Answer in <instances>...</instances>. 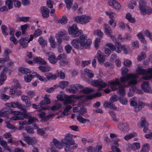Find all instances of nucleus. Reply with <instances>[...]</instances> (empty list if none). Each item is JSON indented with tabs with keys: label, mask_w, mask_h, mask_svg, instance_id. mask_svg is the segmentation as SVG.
<instances>
[{
	"label": "nucleus",
	"mask_w": 152,
	"mask_h": 152,
	"mask_svg": "<svg viewBox=\"0 0 152 152\" xmlns=\"http://www.w3.org/2000/svg\"><path fill=\"white\" fill-rule=\"evenodd\" d=\"M146 75L142 77L145 80L152 79V68L147 70L141 69L138 67L136 70V73L132 74L129 73L125 76H123L120 78V80L116 78L108 82V85L113 91L117 90L121 86L120 82L124 84V87H128L131 85L136 84L137 83L136 78L138 77V75Z\"/></svg>",
	"instance_id": "nucleus-1"
},
{
	"label": "nucleus",
	"mask_w": 152,
	"mask_h": 152,
	"mask_svg": "<svg viewBox=\"0 0 152 152\" xmlns=\"http://www.w3.org/2000/svg\"><path fill=\"white\" fill-rule=\"evenodd\" d=\"M68 32L72 37L78 38L73 39L71 42V44L74 48L77 49H85L91 45V40L88 38L86 34H83V31L78 29L76 24L69 26Z\"/></svg>",
	"instance_id": "nucleus-2"
},
{
	"label": "nucleus",
	"mask_w": 152,
	"mask_h": 152,
	"mask_svg": "<svg viewBox=\"0 0 152 152\" xmlns=\"http://www.w3.org/2000/svg\"><path fill=\"white\" fill-rule=\"evenodd\" d=\"M93 88H86L80 91V92L82 93L83 95H71L68 96L67 95H62L58 94L56 96L57 99L60 101H63L64 100V104H69L75 102L76 100H80L82 102H84L87 100H91L97 97H99L102 95V93L100 92L86 95V94L91 92L94 91Z\"/></svg>",
	"instance_id": "nucleus-3"
},
{
	"label": "nucleus",
	"mask_w": 152,
	"mask_h": 152,
	"mask_svg": "<svg viewBox=\"0 0 152 152\" xmlns=\"http://www.w3.org/2000/svg\"><path fill=\"white\" fill-rule=\"evenodd\" d=\"M76 137V135L68 133L61 140V142L64 145V149L65 152H73L74 150L77 148V144L73 139H75Z\"/></svg>",
	"instance_id": "nucleus-4"
},
{
	"label": "nucleus",
	"mask_w": 152,
	"mask_h": 152,
	"mask_svg": "<svg viewBox=\"0 0 152 152\" xmlns=\"http://www.w3.org/2000/svg\"><path fill=\"white\" fill-rule=\"evenodd\" d=\"M5 106L12 108L17 107L19 109L22 110V112L19 111L21 113L20 115H22L24 117L26 118L27 116H29V114L27 113L26 109L24 108V106L22 105L18 102H11L9 103H7L5 104Z\"/></svg>",
	"instance_id": "nucleus-5"
},
{
	"label": "nucleus",
	"mask_w": 152,
	"mask_h": 152,
	"mask_svg": "<svg viewBox=\"0 0 152 152\" xmlns=\"http://www.w3.org/2000/svg\"><path fill=\"white\" fill-rule=\"evenodd\" d=\"M50 148L49 147L47 148V152H59L56 148L60 150L63 148L61 142L55 139L53 140L50 144Z\"/></svg>",
	"instance_id": "nucleus-6"
},
{
	"label": "nucleus",
	"mask_w": 152,
	"mask_h": 152,
	"mask_svg": "<svg viewBox=\"0 0 152 152\" xmlns=\"http://www.w3.org/2000/svg\"><path fill=\"white\" fill-rule=\"evenodd\" d=\"M74 20L78 23L85 25L90 22L92 20V17L88 15H82L76 16L75 17Z\"/></svg>",
	"instance_id": "nucleus-7"
},
{
	"label": "nucleus",
	"mask_w": 152,
	"mask_h": 152,
	"mask_svg": "<svg viewBox=\"0 0 152 152\" xmlns=\"http://www.w3.org/2000/svg\"><path fill=\"white\" fill-rule=\"evenodd\" d=\"M86 81L87 83L91 85L94 86H98L99 88V91L101 90L102 88H105L107 86V84L100 79L93 80L89 79L86 80Z\"/></svg>",
	"instance_id": "nucleus-8"
},
{
	"label": "nucleus",
	"mask_w": 152,
	"mask_h": 152,
	"mask_svg": "<svg viewBox=\"0 0 152 152\" xmlns=\"http://www.w3.org/2000/svg\"><path fill=\"white\" fill-rule=\"evenodd\" d=\"M58 42L60 43L64 40L68 41L69 40L70 37L67 36V33L66 31L62 30L58 32L55 35Z\"/></svg>",
	"instance_id": "nucleus-9"
},
{
	"label": "nucleus",
	"mask_w": 152,
	"mask_h": 152,
	"mask_svg": "<svg viewBox=\"0 0 152 152\" xmlns=\"http://www.w3.org/2000/svg\"><path fill=\"white\" fill-rule=\"evenodd\" d=\"M140 10L143 14L149 15L152 13V8L146 5V3L143 0L139 2Z\"/></svg>",
	"instance_id": "nucleus-10"
},
{
	"label": "nucleus",
	"mask_w": 152,
	"mask_h": 152,
	"mask_svg": "<svg viewBox=\"0 0 152 152\" xmlns=\"http://www.w3.org/2000/svg\"><path fill=\"white\" fill-rule=\"evenodd\" d=\"M20 113H21L19 111H13L11 108L5 107L0 111V117H7L8 115L10 114L15 115H18Z\"/></svg>",
	"instance_id": "nucleus-11"
},
{
	"label": "nucleus",
	"mask_w": 152,
	"mask_h": 152,
	"mask_svg": "<svg viewBox=\"0 0 152 152\" xmlns=\"http://www.w3.org/2000/svg\"><path fill=\"white\" fill-rule=\"evenodd\" d=\"M13 83L16 84V86H12L10 89V94L12 95H19L21 94V92L17 89V88H20L21 86L18 83V81L16 80H13Z\"/></svg>",
	"instance_id": "nucleus-12"
},
{
	"label": "nucleus",
	"mask_w": 152,
	"mask_h": 152,
	"mask_svg": "<svg viewBox=\"0 0 152 152\" xmlns=\"http://www.w3.org/2000/svg\"><path fill=\"white\" fill-rule=\"evenodd\" d=\"M21 135L24 141L29 145H34L37 142V138L35 137H31L27 136L26 133L24 132L22 133Z\"/></svg>",
	"instance_id": "nucleus-13"
},
{
	"label": "nucleus",
	"mask_w": 152,
	"mask_h": 152,
	"mask_svg": "<svg viewBox=\"0 0 152 152\" xmlns=\"http://www.w3.org/2000/svg\"><path fill=\"white\" fill-rule=\"evenodd\" d=\"M83 86L79 84H73L71 85L70 88L66 89V91L72 94H75L77 93L79 89L83 88Z\"/></svg>",
	"instance_id": "nucleus-14"
},
{
	"label": "nucleus",
	"mask_w": 152,
	"mask_h": 152,
	"mask_svg": "<svg viewBox=\"0 0 152 152\" xmlns=\"http://www.w3.org/2000/svg\"><path fill=\"white\" fill-rule=\"evenodd\" d=\"M118 94L120 96L119 100L120 103L123 104H126L128 103L126 99L124 97L125 94V91L123 88H120L118 91Z\"/></svg>",
	"instance_id": "nucleus-15"
},
{
	"label": "nucleus",
	"mask_w": 152,
	"mask_h": 152,
	"mask_svg": "<svg viewBox=\"0 0 152 152\" xmlns=\"http://www.w3.org/2000/svg\"><path fill=\"white\" fill-rule=\"evenodd\" d=\"M140 147V143L138 142H133L132 144L128 143L126 145V150L129 151L131 150L135 151L139 149Z\"/></svg>",
	"instance_id": "nucleus-16"
},
{
	"label": "nucleus",
	"mask_w": 152,
	"mask_h": 152,
	"mask_svg": "<svg viewBox=\"0 0 152 152\" xmlns=\"http://www.w3.org/2000/svg\"><path fill=\"white\" fill-rule=\"evenodd\" d=\"M44 52L46 56H48V60L50 63L54 64L57 62V58L55 56L54 53L52 52H49L46 53L44 51Z\"/></svg>",
	"instance_id": "nucleus-17"
},
{
	"label": "nucleus",
	"mask_w": 152,
	"mask_h": 152,
	"mask_svg": "<svg viewBox=\"0 0 152 152\" xmlns=\"http://www.w3.org/2000/svg\"><path fill=\"white\" fill-rule=\"evenodd\" d=\"M107 4L116 10L119 11L122 8L121 5L120 3L115 0L109 1L107 2Z\"/></svg>",
	"instance_id": "nucleus-18"
},
{
	"label": "nucleus",
	"mask_w": 152,
	"mask_h": 152,
	"mask_svg": "<svg viewBox=\"0 0 152 152\" xmlns=\"http://www.w3.org/2000/svg\"><path fill=\"white\" fill-rule=\"evenodd\" d=\"M36 73L34 72H31L24 75L23 77L24 81L27 83H30L35 76Z\"/></svg>",
	"instance_id": "nucleus-19"
},
{
	"label": "nucleus",
	"mask_w": 152,
	"mask_h": 152,
	"mask_svg": "<svg viewBox=\"0 0 152 152\" xmlns=\"http://www.w3.org/2000/svg\"><path fill=\"white\" fill-rule=\"evenodd\" d=\"M28 39L27 37H25L21 38L19 40L20 48H26L28 46L29 42H28Z\"/></svg>",
	"instance_id": "nucleus-20"
},
{
	"label": "nucleus",
	"mask_w": 152,
	"mask_h": 152,
	"mask_svg": "<svg viewBox=\"0 0 152 152\" xmlns=\"http://www.w3.org/2000/svg\"><path fill=\"white\" fill-rule=\"evenodd\" d=\"M8 70L7 68H4L0 75V86L2 85L7 79L6 73Z\"/></svg>",
	"instance_id": "nucleus-21"
},
{
	"label": "nucleus",
	"mask_w": 152,
	"mask_h": 152,
	"mask_svg": "<svg viewBox=\"0 0 152 152\" xmlns=\"http://www.w3.org/2000/svg\"><path fill=\"white\" fill-rule=\"evenodd\" d=\"M118 127L120 130L125 132L128 131L130 129L129 125L125 122H122L119 124Z\"/></svg>",
	"instance_id": "nucleus-22"
},
{
	"label": "nucleus",
	"mask_w": 152,
	"mask_h": 152,
	"mask_svg": "<svg viewBox=\"0 0 152 152\" xmlns=\"http://www.w3.org/2000/svg\"><path fill=\"white\" fill-rule=\"evenodd\" d=\"M40 13L44 18H47L49 16L50 10L46 7H41L40 9Z\"/></svg>",
	"instance_id": "nucleus-23"
},
{
	"label": "nucleus",
	"mask_w": 152,
	"mask_h": 152,
	"mask_svg": "<svg viewBox=\"0 0 152 152\" xmlns=\"http://www.w3.org/2000/svg\"><path fill=\"white\" fill-rule=\"evenodd\" d=\"M120 141V139L117 138L112 141V144L111 146V149L112 151H115V152H120V149L117 148L118 146V143Z\"/></svg>",
	"instance_id": "nucleus-24"
},
{
	"label": "nucleus",
	"mask_w": 152,
	"mask_h": 152,
	"mask_svg": "<svg viewBox=\"0 0 152 152\" xmlns=\"http://www.w3.org/2000/svg\"><path fill=\"white\" fill-rule=\"evenodd\" d=\"M81 75H86L90 78H92L94 76L93 72L88 69L86 68L81 71Z\"/></svg>",
	"instance_id": "nucleus-25"
},
{
	"label": "nucleus",
	"mask_w": 152,
	"mask_h": 152,
	"mask_svg": "<svg viewBox=\"0 0 152 152\" xmlns=\"http://www.w3.org/2000/svg\"><path fill=\"white\" fill-rule=\"evenodd\" d=\"M96 57L98 61L101 64H103L105 61V58L106 57L104 56V55H102V52L99 50H98L97 52Z\"/></svg>",
	"instance_id": "nucleus-26"
},
{
	"label": "nucleus",
	"mask_w": 152,
	"mask_h": 152,
	"mask_svg": "<svg viewBox=\"0 0 152 152\" xmlns=\"http://www.w3.org/2000/svg\"><path fill=\"white\" fill-rule=\"evenodd\" d=\"M32 105V106L33 108L35 109H39L38 111H40L42 110H49L50 108L48 106H42V104H40V102L39 103L38 105H37L35 104H33Z\"/></svg>",
	"instance_id": "nucleus-27"
},
{
	"label": "nucleus",
	"mask_w": 152,
	"mask_h": 152,
	"mask_svg": "<svg viewBox=\"0 0 152 152\" xmlns=\"http://www.w3.org/2000/svg\"><path fill=\"white\" fill-rule=\"evenodd\" d=\"M141 87L142 89L145 92L150 93L151 91V88L147 82H143L142 84Z\"/></svg>",
	"instance_id": "nucleus-28"
},
{
	"label": "nucleus",
	"mask_w": 152,
	"mask_h": 152,
	"mask_svg": "<svg viewBox=\"0 0 152 152\" xmlns=\"http://www.w3.org/2000/svg\"><path fill=\"white\" fill-rule=\"evenodd\" d=\"M47 63L45 64L39 65L38 67V69L41 72H48L51 70V67L47 64Z\"/></svg>",
	"instance_id": "nucleus-29"
},
{
	"label": "nucleus",
	"mask_w": 152,
	"mask_h": 152,
	"mask_svg": "<svg viewBox=\"0 0 152 152\" xmlns=\"http://www.w3.org/2000/svg\"><path fill=\"white\" fill-rule=\"evenodd\" d=\"M62 105L57 101H55V104L51 107H49V110L50 109L53 111H56L61 109Z\"/></svg>",
	"instance_id": "nucleus-30"
},
{
	"label": "nucleus",
	"mask_w": 152,
	"mask_h": 152,
	"mask_svg": "<svg viewBox=\"0 0 152 152\" xmlns=\"http://www.w3.org/2000/svg\"><path fill=\"white\" fill-rule=\"evenodd\" d=\"M27 113L29 114V116H27L26 118L23 116V117L24 118H28V121H27L28 125H31L33 123L38 121V120L37 118L34 117H31V115L29 113Z\"/></svg>",
	"instance_id": "nucleus-31"
},
{
	"label": "nucleus",
	"mask_w": 152,
	"mask_h": 152,
	"mask_svg": "<svg viewBox=\"0 0 152 152\" xmlns=\"http://www.w3.org/2000/svg\"><path fill=\"white\" fill-rule=\"evenodd\" d=\"M103 28L105 34L108 36H111V31L109 25L107 24L104 23L103 25Z\"/></svg>",
	"instance_id": "nucleus-32"
},
{
	"label": "nucleus",
	"mask_w": 152,
	"mask_h": 152,
	"mask_svg": "<svg viewBox=\"0 0 152 152\" xmlns=\"http://www.w3.org/2000/svg\"><path fill=\"white\" fill-rule=\"evenodd\" d=\"M11 52V50L8 49H6L4 50V53L5 54V58H0V63H3L9 60L8 54ZM4 58H5V57L4 56Z\"/></svg>",
	"instance_id": "nucleus-33"
},
{
	"label": "nucleus",
	"mask_w": 152,
	"mask_h": 152,
	"mask_svg": "<svg viewBox=\"0 0 152 152\" xmlns=\"http://www.w3.org/2000/svg\"><path fill=\"white\" fill-rule=\"evenodd\" d=\"M33 64H34V63L42 64H46V61L40 57H34L33 58Z\"/></svg>",
	"instance_id": "nucleus-34"
},
{
	"label": "nucleus",
	"mask_w": 152,
	"mask_h": 152,
	"mask_svg": "<svg viewBox=\"0 0 152 152\" xmlns=\"http://www.w3.org/2000/svg\"><path fill=\"white\" fill-rule=\"evenodd\" d=\"M50 96L49 95H45L43 100L40 102V104L42 106L45 104H48L51 103V100L50 99Z\"/></svg>",
	"instance_id": "nucleus-35"
},
{
	"label": "nucleus",
	"mask_w": 152,
	"mask_h": 152,
	"mask_svg": "<svg viewBox=\"0 0 152 152\" xmlns=\"http://www.w3.org/2000/svg\"><path fill=\"white\" fill-rule=\"evenodd\" d=\"M115 47L114 51H115L117 53H120L122 51L123 45L118 42H115Z\"/></svg>",
	"instance_id": "nucleus-36"
},
{
	"label": "nucleus",
	"mask_w": 152,
	"mask_h": 152,
	"mask_svg": "<svg viewBox=\"0 0 152 152\" xmlns=\"http://www.w3.org/2000/svg\"><path fill=\"white\" fill-rule=\"evenodd\" d=\"M26 58L25 59L26 62L29 64H33V61L29 60L30 59H31L33 58L32 53L29 52H27L26 54Z\"/></svg>",
	"instance_id": "nucleus-37"
},
{
	"label": "nucleus",
	"mask_w": 152,
	"mask_h": 152,
	"mask_svg": "<svg viewBox=\"0 0 152 152\" xmlns=\"http://www.w3.org/2000/svg\"><path fill=\"white\" fill-rule=\"evenodd\" d=\"M45 75L47 80V82L48 80H55L56 79V76L55 74H53L52 73H47L45 74Z\"/></svg>",
	"instance_id": "nucleus-38"
},
{
	"label": "nucleus",
	"mask_w": 152,
	"mask_h": 152,
	"mask_svg": "<svg viewBox=\"0 0 152 152\" xmlns=\"http://www.w3.org/2000/svg\"><path fill=\"white\" fill-rule=\"evenodd\" d=\"M146 121V118L145 117H142L139 122L137 123V126L138 127L142 128L145 125Z\"/></svg>",
	"instance_id": "nucleus-39"
},
{
	"label": "nucleus",
	"mask_w": 152,
	"mask_h": 152,
	"mask_svg": "<svg viewBox=\"0 0 152 152\" xmlns=\"http://www.w3.org/2000/svg\"><path fill=\"white\" fill-rule=\"evenodd\" d=\"M145 105V104L141 101H139L137 103V105L136 106L135 108V111H140Z\"/></svg>",
	"instance_id": "nucleus-40"
},
{
	"label": "nucleus",
	"mask_w": 152,
	"mask_h": 152,
	"mask_svg": "<svg viewBox=\"0 0 152 152\" xmlns=\"http://www.w3.org/2000/svg\"><path fill=\"white\" fill-rule=\"evenodd\" d=\"M125 18L130 23H134L135 22L134 18L132 17V15L130 13H126L125 15Z\"/></svg>",
	"instance_id": "nucleus-41"
},
{
	"label": "nucleus",
	"mask_w": 152,
	"mask_h": 152,
	"mask_svg": "<svg viewBox=\"0 0 152 152\" xmlns=\"http://www.w3.org/2000/svg\"><path fill=\"white\" fill-rule=\"evenodd\" d=\"M0 143L2 147L5 150H7L9 152H12L11 149L7 146V142L4 140H2L0 141Z\"/></svg>",
	"instance_id": "nucleus-42"
},
{
	"label": "nucleus",
	"mask_w": 152,
	"mask_h": 152,
	"mask_svg": "<svg viewBox=\"0 0 152 152\" xmlns=\"http://www.w3.org/2000/svg\"><path fill=\"white\" fill-rule=\"evenodd\" d=\"M149 150V145L148 144L145 143L142 146L141 149L139 152H148Z\"/></svg>",
	"instance_id": "nucleus-43"
},
{
	"label": "nucleus",
	"mask_w": 152,
	"mask_h": 152,
	"mask_svg": "<svg viewBox=\"0 0 152 152\" xmlns=\"http://www.w3.org/2000/svg\"><path fill=\"white\" fill-rule=\"evenodd\" d=\"M13 1L14 0H6L5 1V5L9 10L11 9L13 7Z\"/></svg>",
	"instance_id": "nucleus-44"
},
{
	"label": "nucleus",
	"mask_w": 152,
	"mask_h": 152,
	"mask_svg": "<svg viewBox=\"0 0 152 152\" xmlns=\"http://www.w3.org/2000/svg\"><path fill=\"white\" fill-rule=\"evenodd\" d=\"M68 21V19L66 16L64 15L62 16L61 18L57 20L56 22L59 23H61L62 25L66 23Z\"/></svg>",
	"instance_id": "nucleus-45"
},
{
	"label": "nucleus",
	"mask_w": 152,
	"mask_h": 152,
	"mask_svg": "<svg viewBox=\"0 0 152 152\" xmlns=\"http://www.w3.org/2000/svg\"><path fill=\"white\" fill-rule=\"evenodd\" d=\"M39 44L42 48H44L47 46L48 43L47 40H45L43 37H40L38 39Z\"/></svg>",
	"instance_id": "nucleus-46"
},
{
	"label": "nucleus",
	"mask_w": 152,
	"mask_h": 152,
	"mask_svg": "<svg viewBox=\"0 0 152 152\" xmlns=\"http://www.w3.org/2000/svg\"><path fill=\"white\" fill-rule=\"evenodd\" d=\"M137 136V134L135 132H133L129 133L126 135L124 137V139L126 140H128L133 137Z\"/></svg>",
	"instance_id": "nucleus-47"
},
{
	"label": "nucleus",
	"mask_w": 152,
	"mask_h": 152,
	"mask_svg": "<svg viewBox=\"0 0 152 152\" xmlns=\"http://www.w3.org/2000/svg\"><path fill=\"white\" fill-rule=\"evenodd\" d=\"M35 76H36L37 79L40 81L45 83L47 82V80L44 76L36 73Z\"/></svg>",
	"instance_id": "nucleus-48"
},
{
	"label": "nucleus",
	"mask_w": 152,
	"mask_h": 152,
	"mask_svg": "<svg viewBox=\"0 0 152 152\" xmlns=\"http://www.w3.org/2000/svg\"><path fill=\"white\" fill-rule=\"evenodd\" d=\"M77 120L80 123L84 124L86 123H89V119L84 118L81 116H78L77 118Z\"/></svg>",
	"instance_id": "nucleus-49"
},
{
	"label": "nucleus",
	"mask_w": 152,
	"mask_h": 152,
	"mask_svg": "<svg viewBox=\"0 0 152 152\" xmlns=\"http://www.w3.org/2000/svg\"><path fill=\"white\" fill-rule=\"evenodd\" d=\"M7 128L11 130L12 132H14L18 130V128L14 125L10 124L8 122L5 121Z\"/></svg>",
	"instance_id": "nucleus-50"
},
{
	"label": "nucleus",
	"mask_w": 152,
	"mask_h": 152,
	"mask_svg": "<svg viewBox=\"0 0 152 152\" xmlns=\"http://www.w3.org/2000/svg\"><path fill=\"white\" fill-rule=\"evenodd\" d=\"M72 108V107L68 105L66 106L64 109L62 113L65 116L68 115L70 113V110Z\"/></svg>",
	"instance_id": "nucleus-51"
},
{
	"label": "nucleus",
	"mask_w": 152,
	"mask_h": 152,
	"mask_svg": "<svg viewBox=\"0 0 152 152\" xmlns=\"http://www.w3.org/2000/svg\"><path fill=\"white\" fill-rule=\"evenodd\" d=\"M103 106L105 107L110 108L114 110H115L116 109V107L110 102H104V103Z\"/></svg>",
	"instance_id": "nucleus-52"
},
{
	"label": "nucleus",
	"mask_w": 152,
	"mask_h": 152,
	"mask_svg": "<svg viewBox=\"0 0 152 152\" xmlns=\"http://www.w3.org/2000/svg\"><path fill=\"white\" fill-rule=\"evenodd\" d=\"M19 126L18 128V130H21L23 128V126L25 125H28L27 121L24 120L23 121H19L18 122Z\"/></svg>",
	"instance_id": "nucleus-53"
},
{
	"label": "nucleus",
	"mask_w": 152,
	"mask_h": 152,
	"mask_svg": "<svg viewBox=\"0 0 152 152\" xmlns=\"http://www.w3.org/2000/svg\"><path fill=\"white\" fill-rule=\"evenodd\" d=\"M56 78L59 77L61 79H64L65 77V75L64 72L61 70H58L57 71L56 73L55 74Z\"/></svg>",
	"instance_id": "nucleus-54"
},
{
	"label": "nucleus",
	"mask_w": 152,
	"mask_h": 152,
	"mask_svg": "<svg viewBox=\"0 0 152 152\" xmlns=\"http://www.w3.org/2000/svg\"><path fill=\"white\" fill-rule=\"evenodd\" d=\"M69 84V82L67 81H61L58 83V87H59L62 89H64Z\"/></svg>",
	"instance_id": "nucleus-55"
},
{
	"label": "nucleus",
	"mask_w": 152,
	"mask_h": 152,
	"mask_svg": "<svg viewBox=\"0 0 152 152\" xmlns=\"http://www.w3.org/2000/svg\"><path fill=\"white\" fill-rule=\"evenodd\" d=\"M93 34L94 35L98 36L100 38L102 37L104 35L103 33L99 29L95 30L93 32Z\"/></svg>",
	"instance_id": "nucleus-56"
},
{
	"label": "nucleus",
	"mask_w": 152,
	"mask_h": 152,
	"mask_svg": "<svg viewBox=\"0 0 152 152\" xmlns=\"http://www.w3.org/2000/svg\"><path fill=\"white\" fill-rule=\"evenodd\" d=\"M18 70L19 72L24 74L25 75L27 73H29L31 71L29 69L23 67L19 68Z\"/></svg>",
	"instance_id": "nucleus-57"
},
{
	"label": "nucleus",
	"mask_w": 152,
	"mask_h": 152,
	"mask_svg": "<svg viewBox=\"0 0 152 152\" xmlns=\"http://www.w3.org/2000/svg\"><path fill=\"white\" fill-rule=\"evenodd\" d=\"M25 130L28 133L30 134H34L35 132L34 129L31 126H29L26 127L25 128Z\"/></svg>",
	"instance_id": "nucleus-58"
},
{
	"label": "nucleus",
	"mask_w": 152,
	"mask_h": 152,
	"mask_svg": "<svg viewBox=\"0 0 152 152\" xmlns=\"http://www.w3.org/2000/svg\"><path fill=\"white\" fill-rule=\"evenodd\" d=\"M64 2L66 4V7L69 10L71 8L73 3V1L72 0H64Z\"/></svg>",
	"instance_id": "nucleus-59"
},
{
	"label": "nucleus",
	"mask_w": 152,
	"mask_h": 152,
	"mask_svg": "<svg viewBox=\"0 0 152 152\" xmlns=\"http://www.w3.org/2000/svg\"><path fill=\"white\" fill-rule=\"evenodd\" d=\"M58 87V86L57 85H55L52 87L46 88L45 91L48 93H51L54 91L55 89L56 88Z\"/></svg>",
	"instance_id": "nucleus-60"
},
{
	"label": "nucleus",
	"mask_w": 152,
	"mask_h": 152,
	"mask_svg": "<svg viewBox=\"0 0 152 152\" xmlns=\"http://www.w3.org/2000/svg\"><path fill=\"white\" fill-rule=\"evenodd\" d=\"M28 26L29 25L28 24H25L20 26L21 30L23 34H25Z\"/></svg>",
	"instance_id": "nucleus-61"
},
{
	"label": "nucleus",
	"mask_w": 152,
	"mask_h": 152,
	"mask_svg": "<svg viewBox=\"0 0 152 152\" xmlns=\"http://www.w3.org/2000/svg\"><path fill=\"white\" fill-rule=\"evenodd\" d=\"M137 4L136 2L134 0L131 1L128 5V7L131 9H133L134 8V6H136Z\"/></svg>",
	"instance_id": "nucleus-62"
},
{
	"label": "nucleus",
	"mask_w": 152,
	"mask_h": 152,
	"mask_svg": "<svg viewBox=\"0 0 152 152\" xmlns=\"http://www.w3.org/2000/svg\"><path fill=\"white\" fill-rule=\"evenodd\" d=\"M136 89V88L135 86H133L130 88L128 94L129 97H131L133 96Z\"/></svg>",
	"instance_id": "nucleus-63"
},
{
	"label": "nucleus",
	"mask_w": 152,
	"mask_h": 152,
	"mask_svg": "<svg viewBox=\"0 0 152 152\" xmlns=\"http://www.w3.org/2000/svg\"><path fill=\"white\" fill-rule=\"evenodd\" d=\"M101 42L100 38L96 37L94 41V46L96 49H97L99 46L100 43Z\"/></svg>",
	"instance_id": "nucleus-64"
}]
</instances>
